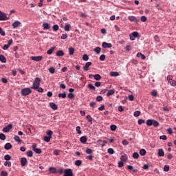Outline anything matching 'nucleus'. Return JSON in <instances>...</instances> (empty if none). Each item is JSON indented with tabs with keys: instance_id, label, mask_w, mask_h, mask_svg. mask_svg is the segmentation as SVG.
<instances>
[{
	"instance_id": "f257e3e1",
	"label": "nucleus",
	"mask_w": 176,
	"mask_h": 176,
	"mask_svg": "<svg viewBox=\"0 0 176 176\" xmlns=\"http://www.w3.org/2000/svg\"><path fill=\"white\" fill-rule=\"evenodd\" d=\"M32 93V90H31V88H28V87L23 88L21 91V94L23 97L30 96V94H31Z\"/></svg>"
},
{
	"instance_id": "f03ea898",
	"label": "nucleus",
	"mask_w": 176,
	"mask_h": 176,
	"mask_svg": "<svg viewBox=\"0 0 176 176\" xmlns=\"http://www.w3.org/2000/svg\"><path fill=\"white\" fill-rule=\"evenodd\" d=\"M39 86H41V78L36 77L34 79V81L33 82V85L31 87V89H33L34 90H36L38 89Z\"/></svg>"
},
{
	"instance_id": "7ed1b4c3",
	"label": "nucleus",
	"mask_w": 176,
	"mask_h": 176,
	"mask_svg": "<svg viewBox=\"0 0 176 176\" xmlns=\"http://www.w3.org/2000/svg\"><path fill=\"white\" fill-rule=\"evenodd\" d=\"M167 80L170 85H171L173 87L176 86V81L173 80V76L169 75L167 76Z\"/></svg>"
},
{
	"instance_id": "20e7f679",
	"label": "nucleus",
	"mask_w": 176,
	"mask_h": 176,
	"mask_svg": "<svg viewBox=\"0 0 176 176\" xmlns=\"http://www.w3.org/2000/svg\"><path fill=\"white\" fill-rule=\"evenodd\" d=\"M6 20H9V17L6 16L5 12L0 10V21H6Z\"/></svg>"
},
{
	"instance_id": "39448f33",
	"label": "nucleus",
	"mask_w": 176,
	"mask_h": 176,
	"mask_svg": "<svg viewBox=\"0 0 176 176\" xmlns=\"http://www.w3.org/2000/svg\"><path fill=\"white\" fill-rule=\"evenodd\" d=\"M12 127H13V125L12 124H9L8 125H7L3 129V133H9V131L12 130Z\"/></svg>"
},
{
	"instance_id": "423d86ee",
	"label": "nucleus",
	"mask_w": 176,
	"mask_h": 176,
	"mask_svg": "<svg viewBox=\"0 0 176 176\" xmlns=\"http://www.w3.org/2000/svg\"><path fill=\"white\" fill-rule=\"evenodd\" d=\"M12 43H13V40L10 39L8 42V44H6V45H3V50H8L9 49V47H10V45H12Z\"/></svg>"
},
{
	"instance_id": "0eeeda50",
	"label": "nucleus",
	"mask_w": 176,
	"mask_h": 176,
	"mask_svg": "<svg viewBox=\"0 0 176 176\" xmlns=\"http://www.w3.org/2000/svg\"><path fill=\"white\" fill-rule=\"evenodd\" d=\"M90 65H91V62H87L82 67L83 71L87 72V71H89V67H90Z\"/></svg>"
},
{
	"instance_id": "6e6552de",
	"label": "nucleus",
	"mask_w": 176,
	"mask_h": 176,
	"mask_svg": "<svg viewBox=\"0 0 176 176\" xmlns=\"http://www.w3.org/2000/svg\"><path fill=\"white\" fill-rule=\"evenodd\" d=\"M31 60H32V61H41L43 57L42 56H31Z\"/></svg>"
},
{
	"instance_id": "1a4fd4ad",
	"label": "nucleus",
	"mask_w": 176,
	"mask_h": 176,
	"mask_svg": "<svg viewBox=\"0 0 176 176\" xmlns=\"http://www.w3.org/2000/svg\"><path fill=\"white\" fill-rule=\"evenodd\" d=\"M102 46L104 49H111V47H112V44L108 43L107 42H103Z\"/></svg>"
},
{
	"instance_id": "9d476101",
	"label": "nucleus",
	"mask_w": 176,
	"mask_h": 176,
	"mask_svg": "<svg viewBox=\"0 0 176 176\" xmlns=\"http://www.w3.org/2000/svg\"><path fill=\"white\" fill-rule=\"evenodd\" d=\"M21 25V22L19 21H15L14 23H12V28L14 29L17 28L19 27H20V25Z\"/></svg>"
},
{
	"instance_id": "9b49d317",
	"label": "nucleus",
	"mask_w": 176,
	"mask_h": 176,
	"mask_svg": "<svg viewBox=\"0 0 176 176\" xmlns=\"http://www.w3.org/2000/svg\"><path fill=\"white\" fill-rule=\"evenodd\" d=\"M97 144L98 145H100V146H105V144H108V142L107 140H98Z\"/></svg>"
},
{
	"instance_id": "f8f14e48",
	"label": "nucleus",
	"mask_w": 176,
	"mask_h": 176,
	"mask_svg": "<svg viewBox=\"0 0 176 176\" xmlns=\"http://www.w3.org/2000/svg\"><path fill=\"white\" fill-rule=\"evenodd\" d=\"M128 20H129V21H133L134 23H138V20L137 19V17L134 16H129L128 17Z\"/></svg>"
},
{
	"instance_id": "ddd939ff",
	"label": "nucleus",
	"mask_w": 176,
	"mask_h": 176,
	"mask_svg": "<svg viewBox=\"0 0 176 176\" xmlns=\"http://www.w3.org/2000/svg\"><path fill=\"white\" fill-rule=\"evenodd\" d=\"M50 107L54 111H56V109H58V107H57V104H56V103H54V102H50Z\"/></svg>"
},
{
	"instance_id": "4468645a",
	"label": "nucleus",
	"mask_w": 176,
	"mask_h": 176,
	"mask_svg": "<svg viewBox=\"0 0 176 176\" xmlns=\"http://www.w3.org/2000/svg\"><path fill=\"white\" fill-rule=\"evenodd\" d=\"M27 165V158L25 157H22L21 159V166H22L23 167H24L25 166Z\"/></svg>"
},
{
	"instance_id": "2eb2a0df",
	"label": "nucleus",
	"mask_w": 176,
	"mask_h": 176,
	"mask_svg": "<svg viewBox=\"0 0 176 176\" xmlns=\"http://www.w3.org/2000/svg\"><path fill=\"white\" fill-rule=\"evenodd\" d=\"M13 146H12V144L10 143H6L5 145H4V149H6V151H9L10 149H12Z\"/></svg>"
},
{
	"instance_id": "dca6fc26",
	"label": "nucleus",
	"mask_w": 176,
	"mask_h": 176,
	"mask_svg": "<svg viewBox=\"0 0 176 176\" xmlns=\"http://www.w3.org/2000/svg\"><path fill=\"white\" fill-rule=\"evenodd\" d=\"M49 172L50 174H57V170L54 167H50Z\"/></svg>"
},
{
	"instance_id": "f3484780",
	"label": "nucleus",
	"mask_w": 176,
	"mask_h": 176,
	"mask_svg": "<svg viewBox=\"0 0 176 176\" xmlns=\"http://www.w3.org/2000/svg\"><path fill=\"white\" fill-rule=\"evenodd\" d=\"M43 30H50V23H43Z\"/></svg>"
},
{
	"instance_id": "a211bd4d",
	"label": "nucleus",
	"mask_w": 176,
	"mask_h": 176,
	"mask_svg": "<svg viewBox=\"0 0 176 176\" xmlns=\"http://www.w3.org/2000/svg\"><path fill=\"white\" fill-rule=\"evenodd\" d=\"M56 56L57 57H63V56H64V51H63V50L57 51L56 53Z\"/></svg>"
},
{
	"instance_id": "6ab92c4d",
	"label": "nucleus",
	"mask_w": 176,
	"mask_h": 176,
	"mask_svg": "<svg viewBox=\"0 0 176 176\" xmlns=\"http://www.w3.org/2000/svg\"><path fill=\"white\" fill-rule=\"evenodd\" d=\"M80 141L81 144H86V142H87V138L86 136H82L80 138Z\"/></svg>"
},
{
	"instance_id": "aec40b11",
	"label": "nucleus",
	"mask_w": 176,
	"mask_h": 176,
	"mask_svg": "<svg viewBox=\"0 0 176 176\" xmlns=\"http://www.w3.org/2000/svg\"><path fill=\"white\" fill-rule=\"evenodd\" d=\"M158 156L160 157H163V156H164V151H163V148L158 149Z\"/></svg>"
},
{
	"instance_id": "412c9836",
	"label": "nucleus",
	"mask_w": 176,
	"mask_h": 176,
	"mask_svg": "<svg viewBox=\"0 0 176 176\" xmlns=\"http://www.w3.org/2000/svg\"><path fill=\"white\" fill-rule=\"evenodd\" d=\"M58 97L59 98H67V94L65 93V91H64L63 93H60L58 94Z\"/></svg>"
},
{
	"instance_id": "4be33fe9",
	"label": "nucleus",
	"mask_w": 176,
	"mask_h": 176,
	"mask_svg": "<svg viewBox=\"0 0 176 176\" xmlns=\"http://www.w3.org/2000/svg\"><path fill=\"white\" fill-rule=\"evenodd\" d=\"M115 94V89H110L107 93V96L109 97V96H113Z\"/></svg>"
},
{
	"instance_id": "5701e85b",
	"label": "nucleus",
	"mask_w": 176,
	"mask_h": 176,
	"mask_svg": "<svg viewBox=\"0 0 176 176\" xmlns=\"http://www.w3.org/2000/svg\"><path fill=\"white\" fill-rule=\"evenodd\" d=\"M139 153L140 156H145L146 155V150L142 148L140 150Z\"/></svg>"
},
{
	"instance_id": "b1692460",
	"label": "nucleus",
	"mask_w": 176,
	"mask_h": 176,
	"mask_svg": "<svg viewBox=\"0 0 176 176\" xmlns=\"http://www.w3.org/2000/svg\"><path fill=\"white\" fill-rule=\"evenodd\" d=\"M137 57H140V58L142 59V60H145V58H146V56H145V55H144L142 53H141V52H138V54H137Z\"/></svg>"
},
{
	"instance_id": "393cba45",
	"label": "nucleus",
	"mask_w": 176,
	"mask_h": 176,
	"mask_svg": "<svg viewBox=\"0 0 176 176\" xmlns=\"http://www.w3.org/2000/svg\"><path fill=\"white\" fill-rule=\"evenodd\" d=\"M75 53V48L71 47L69 48V56H74V54Z\"/></svg>"
},
{
	"instance_id": "a878e982",
	"label": "nucleus",
	"mask_w": 176,
	"mask_h": 176,
	"mask_svg": "<svg viewBox=\"0 0 176 176\" xmlns=\"http://www.w3.org/2000/svg\"><path fill=\"white\" fill-rule=\"evenodd\" d=\"M87 120L90 122V124H93V118H91V116L88 115L86 116Z\"/></svg>"
},
{
	"instance_id": "bb28decb",
	"label": "nucleus",
	"mask_w": 176,
	"mask_h": 176,
	"mask_svg": "<svg viewBox=\"0 0 176 176\" xmlns=\"http://www.w3.org/2000/svg\"><path fill=\"white\" fill-rule=\"evenodd\" d=\"M121 162H126L127 160V155L124 154L120 157Z\"/></svg>"
},
{
	"instance_id": "cd10ccee",
	"label": "nucleus",
	"mask_w": 176,
	"mask_h": 176,
	"mask_svg": "<svg viewBox=\"0 0 176 176\" xmlns=\"http://www.w3.org/2000/svg\"><path fill=\"white\" fill-rule=\"evenodd\" d=\"M88 89H89V90H92L93 91H96V87H94L93 84H89Z\"/></svg>"
},
{
	"instance_id": "c85d7f7f",
	"label": "nucleus",
	"mask_w": 176,
	"mask_h": 176,
	"mask_svg": "<svg viewBox=\"0 0 176 176\" xmlns=\"http://www.w3.org/2000/svg\"><path fill=\"white\" fill-rule=\"evenodd\" d=\"M94 52H95V53H96V54H100V53L101 52V48L100 47H96L94 50Z\"/></svg>"
},
{
	"instance_id": "c756f323",
	"label": "nucleus",
	"mask_w": 176,
	"mask_h": 176,
	"mask_svg": "<svg viewBox=\"0 0 176 176\" xmlns=\"http://www.w3.org/2000/svg\"><path fill=\"white\" fill-rule=\"evenodd\" d=\"M0 61L3 63H6V58L2 54L0 55Z\"/></svg>"
},
{
	"instance_id": "7c9ffc66",
	"label": "nucleus",
	"mask_w": 176,
	"mask_h": 176,
	"mask_svg": "<svg viewBox=\"0 0 176 176\" xmlns=\"http://www.w3.org/2000/svg\"><path fill=\"white\" fill-rule=\"evenodd\" d=\"M94 78L95 79V80H101V75L100 74H95L94 75Z\"/></svg>"
},
{
	"instance_id": "2f4dec72",
	"label": "nucleus",
	"mask_w": 176,
	"mask_h": 176,
	"mask_svg": "<svg viewBox=\"0 0 176 176\" xmlns=\"http://www.w3.org/2000/svg\"><path fill=\"white\" fill-rule=\"evenodd\" d=\"M43 140L45 142H50V140H52V137L50 136H44Z\"/></svg>"
},
{
	"instance_id": "473e14b6",
	"label": "nucleus",
	"mask_w": 176,
	"mask_h": 176,
	"mask_svg": "<svg viewBox=\"0 0 176 176\" xmlns=\"http://www.w3.org/2000/svg\"><path fill=\"white\" fill-rule=\"evenodd\" d=\"M110 75L111 76H114V77L119 76V72H110Z\"/></svg>"
},
{
	"instance_id": "72a5a7b5",
	"label": "nucleus",
	"mask_w": 176,
	"mask_h": 176,
	"mask_svg": "<svg viewBox=\"0 0 176 176\" xmlns=\"http://www.w3.org/2000/svg\"><path fill=\"white\" fill-rule=\"evenodd\" d=\"M27 156L28 157H32V156H34V153L32 152V151L30 150L27 152Z\"/></svg>"
},
{
	"instance_id": "f704fd0d",
	"label": "nucleus",
	"mask_w": 176,
	"mask_h": 176,
	"mask_svg": "<svg viewBox=\"0 0 176 176\" xmlns=\"http://www.w3.org/2000/svg\"><path fill=\"white\" fill-rule=\"evenodd\" d=\"M153 123V120H147L146 122V124H147V126H152Z\"/></svg>"
},
{
	"instance_id": "c9c22d12",
	"label": "nucleus",
	"mask_w": 176,
	"mask_h": 176,
	"mask_svg": "<svg viewBox=\"0 0 176 176\" xmlns=\"http://www.w3.org/2000/svg\"><path fill=\"white\" fill-rule=\"evenodd\" d=\"M54 47H52L47 52V54H52L53 52H54Z\"/></svg>"
},
{
	"instance_id": "e433bc0d",
	"label": "nucleus",
	"mask_w": 176,
	"mask_h": 176,
	"mask_svg": "<svg viewBox=\"0 0 176 176\" xmlns=\"http://www.w3.org/2000/svg\"><path fill=\"white\" fill-rule=\"evenodd\" d=\"M12 157L10 155H6L4 156V160H6V162H9V160H11Z\"/></svg>"
},
{
	"instance_id": "4c0bfd02",
	"label": "nucleus",
	"mask_w": 176,
	"mask_h": 176,
	"mask_svg": "<svg viewBox=\"0 0 176 176\" xmlns=\"http://www.w3.org/2000/svg\"><path fill=\"white\" fill-rule=\"evenodd\" d=\"M0 140H1V141H5L6 140V135L3 133H0Z\"/></svg>"
},
{
	"instance_id": "58836bf2",
	"label": "nucleus",
	"mask_w": 176,
	"mask_h": 176,
	"mask_svg": "<svg viewBox=\"0 0 176 176\" xmlns=\"http://www.w3.org/2000/svg\"><path fill=\"white\" fill-rule=\"evenodd\" d=\"M14 141H16V142L21 143V140L20 139V137H19L17 135L14 137Z\"/></svg>"
},
{
	"instance_id": "ea45409f",
	"label": "nucleus",
	"mask_w": 176,
	"mask_h": 176,
	"mask_svg": "<svg viewBox=\"0 0 176 176\" xmlns=\"http://www.w3.org/2000/svg\"><path fill=\"white\" fill-rule=\"evenodd\" d=\"M133 159H138L140 157V154H138L137 152H135L133 153Z\"/></svg>"
},
{
	"instance_id": "a19ab883",
	"label": "nucleus",
	"mask_w": 176,
	"mask_h": 176,
	"mask_svg": "<svg viewBox=\"0 0 176 176\" xmlns=\"http://www.w3.org/2000/svg\"><path fill=\"white\" fill-rule=\"evenodd\" d=\"M75 165L78 166L79 167V166H82V160H78L75 162Z\"/></svg>"
},
{
	"instance_id": "79ce46f5",
	"label": "nucleus",
	"mask_w": 176,
	"mask_h": 176,
	"mask_svg": "<svg viewBox=\"0 0 176 176\" xmlns=\"http://www.w3.org/2000/svg\"><path fill=\"white\" fill-rule=\"evenodd\" d=\"M82 60H83V61L89 60V55L88 54L82 55Z\"/></svg>"
},
{
	"instance_id": "37998d69",
	"label": "nucleus",
	"mask_w": 176,
	"mask_h": 176,
	"mask_svg": "<svg viewBox=\"0 0 176 176\" xmlns=\"http://www.w3.org/2000/svg\"><path fill=\"white\" fill-rule=\"evenodd\" d=\"M70 28H71V25L70 24H66L65 25V31L68 32V31H69Z\"/></svg>"
},
{
	"instance_id": "c03bdc74",
	"label": "nucleus",
	"mask_w": 176,
	"mask_h": 176,
	"mask_svg": "<svg viewBox=\"0 0 176 176\" xmlns=\"http://www.w3.org/2000/svg\"><path fill=\"white\" fill-rule=\"evenodd\" d=\"M153 126L154 127H158L159 126V122L155 120H153Z\"/></svg>"
},
{
	"instance_id": "a18cd8bd",
	"label": "nucleus",
	"mask_w": 176,
	"mask_h": 176,
	"mask_svg": "<svg viewBox=\"0 0 176 176\" xmlns=\"http://www.w3.org/2000/svg\"><path fill=\"white\" fill-rule=\"evenodd\" d=\"M116 129H118V126H116V125H115V124H111L110 126V129L111 130V131H115V130H116Z\"/></svg>"
},
{
	"instance_id": "49530a36",
	"label": "nucleus",
	"mask_w": 176,
	"mask_h": 176,
	"mask_svg": "<svg viewBox=\"0 0 176 176\" xmlns=\"http://www.w3.org/2000/svg\"><path fill=\"white\" fill-rule=\"evenodd\" d=\"M102 100L103 98H102V96H98L96 98V101H98V102L102 101Z\"/></svg>"
},
{
	"instance_id": "de8ad7c7",
	"label": "nucleus",
	"mask_w": 176,
	"mask_h": 176,
	"mask_svg": "<svg viewBox=\"0 0 176 176\" xmlns=\"http://www.w3.org/2000/svg\"><path fill=\"white\" fill-rule=\"evenodd\" d=\"M107 152L109 153V155H113V153H115V151L112 148H108Z\"/></svg>"
},
{
	"instance_id": "09e8293b",
	"label": "nucleus",
	"mask_w": 176,
	"mask_h": 176,
	"mask_svg": "<svg viewBox=\"0 0 176 176\" xmlns=\"http://www.w3.org/2000/svg\"><path fill=\"white\" fill-rule=\"evenodd\" d=\"M164 170L166 171V173H168V171H170V166L164 165Z\"/></svg>"
},
{
	"instance_id": "8fccbe9b",
	"label": "nucleus",
	"mask_w": 176,
	"mask_h": 176,
	"mask_svg": "<svg viewBox=\"0 0 176 176\" xmlns=\"http://www.w3.org/2000/svg\"><path fill=\"white\" fill-rule=\"evenodd\" d=\"M34 152L38 155H41V153H42V150L41 148H36Z\"/></svg>"
},
{
	"instance_id": "3c124183",
	"label": "nucleus",
	"mask_w": 176,
	"mask_h": 176,
	"mask_svg": "<svg viewBox=\"0 0 176 176\" xmlns=\"http://www.w3.org/2000/svg\"><path fill=\"white\" fill-rule=\"evenodd\" d=\"M140 115H141V111H135L134 112V116H135V118H138V116H140Z\"/></svg>"
},
{
	"instance_id": "603ef678",
	"label": "nucleus",
	"mask_w": 176,
	"mask_h": 176,
	"mask_svg": "<svg viewBox=\"0 0 176 176\" xmlns=\"http://www.w3.org/2000/svg\"><path fill=\"white\" fill-rule=\"evenodd\" d=\"M133 35V36L135 38H138V35H140V34L138 32H133L132 34H131Z\"/></svg>"
},
{
	"instance_id": "864d4df0",
	"label": "nucleus",
	"mask_w": 176,
	"mask_h": 176,
	"mask_svg": "<svg viewBox=\"0 0 176 176\" xmlns=\"http://www.w3.org/2000/svg\"><path fill=\"white\" fill-rule=\"evenodd\" d=\"M76 130L77 131V134H82V131L80 130V126H76Z\"/></svg>"
},
{
	"instance_id": "5fc2aeb1",
	"label": "nucleus",
	"mask_w": 176,
	"mask_h": 176,
	"mask_svg": "<svg viewBox=\"0 0 176 176\" xmlns=\"http://www.w3.org/2000/svg\"><path fill=\"white\" fill-rule=\"evenodd\" d=\"M49 72H50V74H54L56 72V69H54V67H51L49 69Z\"/></svg>"
},
{
	"instance_id": "6e6d98bb",
	"label": "nucleus",
	"mask_w": 176,
	"mask_h": 176,
	"mask_svg": "<svg viewBox=\"0 0 176 176\" xmlns=\"http://www.w3.org/2000/svg\"><path fill=\"white\" fill-rule=\"evenodd\" d=\"M85 152L87 155H91V153H93V150L91 148H87Z\"/></svg>"
},
{
	"instance_id": "4d7b16f0",
	"label": "nucleus",
	"mask_w": 176,
	"mask_h": 176,
	"mask_svg": "<svg viewBox=\"0 0 176 176\" xmlns=\"http://www.w3.org/2000/svg\"><path fill=\"white\" fill-rule=\"evenodd\" d=\"M58 25H54L53 27H52V30L53 31H58Z\"/></svg>"
},
{
	"instance_id": "13d9d810",
	"label": "nucleus",
	"mask_w": 176,
	"mask_h": 176,
	"mask_svg": "<svg viewBox=\"0 0 176 176\" xmlns=\"http://www.w3.org/2000/svg\"><path fill=\"white\" fill-rule=\"evenodd\" d=\"M0 34L1 35V36H5V35H6V34L5 33V31H3V30L1 27H0Z\"/></svg>"
},
{
	"instance_id": "bf43d9fd",
	"label": "nucleus",
	"mask_w": 176,
	"mask_h": 176,
	"mask_svg": "<svg viewBox=\"0 0 176 176\" xmlns=\"http://www.w3.org/2000/svg\"><path fill=\"white\" fill-rule=\"evenodd\" d=\"M4 166H8V167H12V162H4Z\"/></svg>"
},
{
	"instance_id": "052dcab7",
	"label": "nucleus",
	"mask_w": 176,
	"mask_h": 176,
	"mask_svg": "<svg viewBox=\"0 0 176 176\" xmlns=\"http://www.w3.org/2000/svg\"><path fill=\"white\" fill-rule=\"evenodd\" d=\"M68 98H69L70 100H72V98H74V94L72 93H69L67 95Z\"/></svg>"
},
{
	"instance_id": "680f3d73",
	"label": "nucleus",
	"mask_w": 176,
	"mask_h": 176,
	"mask_svg": "<svg viewBox=\"0 0 176 176\" xmlns=\"http://www.w3.org/2000/svg\"><path fill=\"white\" fill-rule=\"evenodd\" d=\"M68 38V35L67 34H63L60 36V39H67Z\"/></svg>"
},
{
	"instance_id": "e2e57ef3",
	"label": "nucleus",
	"mask_w": 176,
	"mask_h": 176,
	"mask_svg": "<svg viewBox=\"0 0 176 176\" xmlns=\"http://www.w3.org/2000/svg\"><path fill=\"white\" fill-rule=\"evenodd\" d=\"M1 176H8V172L7 171H5V170H2L1 172Z\"/></svg>"
},
{
	"instance_id": "0e129e2a",
	"label": "nucleus",
	"mask_w": 176,
	"mask_h": 176,
	"mask_svg": "<svg viewBox=\"0 0 176 176\" xmlns=\"http://www.w3.org/2000/svg\"><path fill=\"white\" fill-rule=\"evenodd\" d=\"M123 166H124V164L123 163V161H120L118 162V167L122 168V167H123Z\"/></svg>"
},
{
	"instance_id": "69168bd1",
	"label": "nucleus",
	"mask_w": 176,
	"mask_h": 176,
	"mask_svg": "<svg viewBox=\"0 0 176 176\" xmlns=\"http://www.w3.org/2000/svg\"><path fill=\"white\" fill-rule=\"evenodd\" d=\"M100 61H104V60H105V55L104 54H102L100 58H99Z\"/></svg>"
},
{
	"instance_id": "338daca9",
	"label": "nucleus",
	"mask_w": 176,
	"mask_h": 176,
	"mask_svg": "<svg viewBox=\"0 0 176 176\" xmlns=\"http://www.w3.org/2000/svg\"><path fill=\"white\" fill-rule=\"evenodd\" d=\"M122 145H124L125 146L129 145V141H127L126 140H122Z\"/></svg>"
},
{
	"instance_id": "774afa93",
	"label": "nucleus",
	"mask_w": 176,
	"mask_h": 176,
	"mask_svg": "<svg viewBox=\"0 0 176 176\" xmlns=\"http://www.w3.org/2000/svg\"><path fill=\"white\" fill-rule=\"evenodd\" d=\"M47 134L48 135V137H52V135H53V131H47Z\"/></svg>"
}]
</instances>
